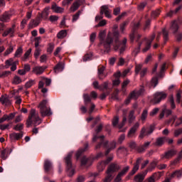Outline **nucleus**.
<instances>
[{"instance_id": "1", "label": "nucleus", "mask_w": 182, "mask_h": 182, "mask_svg": "<svg viewBox=\"0 0 182 182\" xmlns=\"http://www.w3.org/2000/svg\"><path fill=\"white\" fill-rule=\"evenodd\" d=\"M112 36L114 39H115L116 43H117V42H119V38H120V33L119 31H115L113 33L109 32L106 40H105V38H106V30L100 31L98 36L100 39V48L103 46V48L105 49V51L109 52V50H110V45L113 42V38H112Z\"/></svg>"}, {"instance_id": "2", "label": "nucleus", "mask_w": 182, "mask_h": 182, "mask_svg": "<svg viewBox=\"0 0 182 182\" xmlns=\"http://www.w3.org/2000/svg\"><path fill=\"white\" fill-rule=\"evenodd\" d=\"M33 123L34 126H39V124L42 123V119H41V117H39V114H38L36 109H31L30 112V115L28 116V119L26 122L27 127H31Z\"/></svg>"}, {"instance_id": "3", "label": "nucleus", "mask_w": 182, "mask_h": 182, "mask_svg": "<svg viewBox=\"0 0 182 182\" xmlns=\"http://www.w3.org/2000/svg\"><path fill=\"white\" fill-rule=\"evenodd\" d=\"M38 108L40 110V113L42 117H46V116L52 115V111L50 110V107L48 105V100H43L38 105Z\"/></svg>"}, {"instance_id": "4", "label": "nucleus", "mask_w": 182, "mask_h": 182, "mask_svg": "<svg viewBox=\"0 0 182 182\" xmlns=\"http://www.w3.org/2000/svg\"><path fill=\"white\" fill-rule=\"evenodd\" d=\"M155 38H156V34L154 33L151 36L150 39H149V40L145 39V40L142 41L141 43H139V50H140L141 48H143L142 52L144 53H146V52H147V50H149V49H150V47L151 46V43L153 42V41H154Z\"/></svg>"}, {"instance_id": "5", "label": "nucleus", "mask_w": 182, "mask_h": 182, "mask_svg": "<svg viewBox=\"0 0 182 182\" xmlns=\"http://www.w3.org/2000/svg\"><path fill=\"white\" fill-rule=\"evenodd\" d=\"M73 152L69 153L65 157V164H67V171L70 177H72L75 174V169L72 168V156Z\"/></svg>"}, {"instance_id": "6", "label": "nucleus", "mask_w": 182, "mask_h": 182, "mask_svg": "<svg viewBox=\"0 0 182 182\" xmlns=\"http://www.w3.org/2000/svg\"><path fill=\"white\" fill-rule=\"evenodd\" d=\"M153 127H142L141 132L139 134V139H144L146 136H150L154 132Z\"/></svg>"}, {"instance_id": "7", "label": "nucleus", "mask_w": 182, "mask_h": 182, "mask_svg": "<svg viewBox=\"0 0 182 182\" xmlns=\"http://www.w3.org/2000/svg\"><path fill=\"white\" fill-rule=\"evenodd\" d=\"M167 97V94L165 92H156L154 95V98L152 100L153 103L155 105L157 103H160L161 100H164Z\"/></svg>"}, {"instance_id": "8", "label": "nucleus", "mask_w": 182, "mask_h": 182, "mask_svg": "<svg viewBox=\"0 0 182 182\" xmlns=\"http://www.w3.org/2000/svg\"><path fill=\"white\" fill-rule=\"evenodd\" d=\"M126 122H127V118H126V116H124L122 122L121 124H119V116H115L112 119V126L114 127H117L118 129H122L124 124H126Z\"/></svg>"}, {"instance_id": "9", "label": "nucleus", "mask_w": 182, "mask_h": 182, "mask_svg": "<svg viewBox=\"0 0 182 182\" xmlns=\"http://www.w3.org/2000/svg\"><path fill=\"white\" fill-rule=\"evenodd\" d=\"M112 160H113V156H109L107 159V161H102V162L99 163L97 164V170H98V171H103L105 170V168H106V165L109 164V163H110V161H112Z\"/></svg>"}, {"instance_id": "10", "label": "nucleus", "mask_w": 182, "mask_h": 182, "mask_svg": "<svg viewBox=\"0 0 182 182\" xmlns=\"http://www.w3.org/2000/svg\"><path fill=\"white\" fill-rule=\"evenodd\" d=\"M105 15L106 18L110 19L112 18V11L109 9V6H102L100 9V15Z\"/></svg>"}, {"instance_id": "11", "label": "nucleus", "mask_w": 182, "mask_h": 182, "mask_svg": "<svg viewBox=\"0 0 182 182\" xmlns=\"http://www.w3.org/2000/svg\"><path fill=\"white\" fill-rule=\"evenodd\" d=\"M15 28L16 26L14 24L11 28H7L2 34V36H11V38H14L15 33Z\"/></svg>"}, {"instance_id": "12", "label": "nucleus", "mask_w": 182, "mask_h": 182, "mask_svg": "<svg viewBox=\"0 0 182 182\" xmlns=\"http://www.w3.org/2000/svg\"><path fill=\"white\" fill-rule=\"evenodd\" d=\"M142 160H143V159H141V158H139L136 160V163L134 165L132 170L129 173L130 176H134V174H136V172L139 170V168L140 167V164L141 163Z\"/></svg>"}, {"instance_id": "13", "label": "nucleus", "mask_w": 182, "mask_h": 182, "mask_svg": "<svg viewBox=\"0 0 182 182\" xmlns=\"http://www.w3.org/2000/svg\"><path fill=\"white\" fill-rule=\"evenodd\" d=\"M140 127V123L136 122L134 124V125L129 129L127 137H133L134 136V134L136 132H137V129Z\"/></svg>"}, {"instance_id": "14", "label": "nucleus", "mask_w": 182, "mask_h": 182, "mask_svg": "<svg viewBox=\"0 0 182 182\" xmlns=\"http://www.w3.org/2000/svg\"><path fill=\"white\" fill-rule=\"evenodd\" d=\"M120 168V166L117 164H111L109 166L107 173H109V174H113V173H116Z\"/></svg>"}, {"instance_id": "15", "label": "nucleus", "mask_w": 182, "mask_h": 182, "mask_svg": "<svg viewBox=\"0 0 182 182\" xmlns=\"http://www.w3.org/2000/svg\"><path fill=\"white\" fill-rule=\"evenodd\" d=\"M176 151H168L166 153H164V154L161 155V160H168V159H171V157H173V156H174L176 154Z\"/></svg>"}, {"instance_id": "16", "label": "nucleus", "mask_w": 182, "mask_h": 182, "mask_svg": "<svg viewBox=\"0 0 182 182\" xmlns=\"http://www.w3.org/2000/svg\"><path fill=\"white\" fill-rule=\"evenodd\" d=\"M45 69H46V68L43 66H36L33 68L32 73L37 75H42V73L45 72Z\"/></svg>"}, {"instance_id": "17", "label": "nucleus", "mask_w": 182, "mask_h": 182, "mask_svg": "<svg viewBox=\"0 0 182 182\" xmlns=\"http://www.w3.org/2000/svg\"><path fill=\"white\" fill-rule=\"evenodd\" d=\"M170 122H175V127H178V126H181L182 124V117H177V116L173 115L170 119Z\"/></svg>"}, {"instance_id": "18", "label": "nucleus", "mask_w": 182, "mask_h": 182, "mask_svg": "<svg viewBox=\"0 0 182 182\" xmlns=\"http://www.w3.org/2000/svg\"><path fill=\"white\" fill-rule=\"evenodd\" d=\"M63 69H65V64L63 63H58L56 66L54 67V71L55 73H60V72H63Z\"/></svg>"}, {"instance_id": "19", "label": "nucleus", "mask_w": 182, "mask_h": 182, "mask_svg": "<svg viewBox=\"0 0 182 182\" xmlns=\"http://www.w3.org/2000/svg\"><path fill=\"white\" fill-rule=\"evenodd\" d=\"M53 166L52 162L49 160H46L44 162V170L46 173H48V171H52Z\"/></svg>"}, {"instance_id": "20", "label": "nucleus", "mask_w": 182, "mask_h": 182, "mask_svg": "<svg viewBox=\"0 0 182 182\" xmlns=\"http://www.w3.org/2000/svg\"><path fill=\"white\" fill-rule=\"evenodd\" d=\"M146 174H147V171L144 173H139L134 176V180L135 182H143L144 178L146 177Z\"/></svg>"}, {"instance_id": "21", "label": "nucleus", "mask_w": 182, "mask_h": 182, "mask_svg": "<svg viewBox=\"0 0 182 182\" xmlns=\"http://www.w3.org/2000/svg\"><path fill=\"white\" fill-rule=\"evenodd\" d=\"M182 176V169L178 171H175L172 173L168 175L169 178H175L176 177L177 178H180Z\"/></svg>"}, {"instance_id": "22", "label": "nucleus", "mask_w": 182, "mask_h": 182, "mask_svg": "<svg viewBox=\"0 0 182 182\" xmlns=\"http://www.w3.org/2000/svg\"><path fill=\"white\" fill-rule=\"evenodd\" d=\"M51 9H53V12H55V14H63V12H65V9L58 5H53Z\"/></svg>"}, {"instance_id": "23", "label": "nucleus", "mask_w": 182, "mask_h": 182, "mask_svg": "<svg viewBox=\"0 0 182 182\" xmlns=\"http://www.w3.org/2000/svg\"><path fill=\"white\" fill-rule=\"evenodd\" d=\"M79 6H80V1H76L70 6V11L71 12H75V11H77V9H79Z\"/></svg>"}, {"instance_id": "24", "label": "nucleus", "mask_w": 182, "mask_h": 182, "mask_svg": "<svg viewBox=\"0 0 182 182\" xmlns=\"http://www.w3.org/2000/svg\"><path fill=\"white\" fill-rule=\"evenodd\" d=\"M143 93V90H141L139 91H133L131 94H130V99H137V97H139L140 96V95H141Z\"/></svg>"}, {"instance_id": "25", "label": "nucleus", "mask_w": 182, "mask_h": 182, "mask_svg": "<svg viewBox=\"0 0 182 182\" xmlns=\"http://www.w3.org/2000/svg\"><path fill=\"white\" fill-rule=\"evenodd\" d=\"M68 36V31L66 30H61L57 33L58 39H64Z\"/></svg>"}, {"instance_id": "26", "label": "nucleus", "mask_w": 182, "mask_h": 182, "mask_svg": "<svg viewBox=\"0 0 182 182\" xmlns=\"http://www.w3.org/2000/svg\"><path fill=\"white\" fill-rule=\"evenodd\" d=\"M11 140H19V139H22L21 133H12L10 134Z\"/></svg>"}, {"instance_id": "27", "label": "nucleus", "mask_w": 182, "mask_h": 182, "mask_svg": "<svg viewBox=\"0 0 182 182\" xmlns=\"http://www.w3.org/2000/svg\"><path fill=\"white\" fill-rule=\"evenodd\" d=\"M9 19H11V15L8 13H4L0 16V21H1V22H9Z\"/></svg>"}, {"instance_id": "28", "label": "nucleus", "mask_w": 182, "mask_h": 182, "mask_svg": "<svg viewBox=\"0 0 182 182\" xmlns=\"http://www.w3.org/2000/svg\"><path fill=\"white\" fill-rule=\"evenodd\" d=\"M165 141H166V138L164 137L157 138L155 142V146H158V147H161V146H163L164 144Z\"/></svg>"}, {"instance_id": "29", "label": "nucleus", "mask_w": 182, "mask_h": 182, "mask_svg": "<svg viewBox=\"0 0 182 182\" xmlns=\"http://www.w3.org/2000/svg\"><path fill=\"white\" fill-rule=\"evenodd\" d=\"M151 142L150 141H146L144 144V145H142L141 146H140L138 149V151L139 153H143V151H144V150H146V149H149V146H150V144Z\"/></svg>"}, {"instance_id": "30", "label": "nucleus", "mask_w": 182, "mask_h": 182, "mask_svg": "<svg viewBox=\"0 0 182 182\" xmlns=\"http://www.w3.org/2000/svg\"><path fill=\"white\" fill-rule=\"evenodd\" d=\"M136 119V116H134V110H132L129 112V117H128V122L130 124L134 122Z\"/></svg>"}, {"instance_id": "31", "label": "nucleus", "mask_w": 182, "mask_h": 182, "mask_svg": "<svg viewBox=\"0 0 182 182\" xmlns=\"http://www.w3.org/2000/svg\"><path fill=\"white\" fill-rule=\"evenodd\" d=\"M171 32H173V33H176L177 31H178V25L177 24V21H173L171 26L170 28Z\"/></svg>"}, {"instance_id": "32", "label": "nucleus", "mask_w": 182, "mask_h": 182, "mask_svg": "<svg viewBox=\"0 0 182 182\" xmlns=\"http://www.w3.org/2000/svg\"><path fill=\"white\" fill-rule=\"evenodd\" d=\"M23 53V48H22V47H18L16 50V53L14 54V58H21Z\"/></svg>"}, {"instance_id": "33", "label": "nucleus", "mask_w": 182, "mask_h": 182, "mask_svg": "<svg viewBox=\"0 0 182 182\" xmlns=\"http://www.w3.org/2000/svg\"><path fill=\"white\" fill-rule=\"evenodd\" d=\"M0 102H1L3 105H6V106L11 105V101H9V99L5 96H2L0 98Z\"/></svg>"}, {"instance_id": "34", "label": "nucleus", "mask_w": 182, "mask_h": 182, "mask_svg": "<svg viewBox=\"0 0 182 182\" xmlns=\"http://www.w3.org/2000/svg\"><path fill=\"white\" fill-rule=\"evenodd\" d=\"M129 170H130V166H124L121 171L119 172V174H121L123 176H126V174H127V173L129 172Z\"/></svg>"}, {"instance_id": "35", "label": "nucleus", "mask_w": 182, "mask_h": 182, "mask_svg": "<svg viewBox=\"0 0 182 182\" xmlns=\"http://www.w3.org/2000/svg\"><path fill=\"white\" fill-rule=\"evenodd\" d=\"M35 83H36L35 80H30L27 82H26L25 87L26 89H29L30 87H32V86H33V85H35Z\"/></svg>"}, {"instance_id": "36", "label": "nucleus", "mask_w": 182, "mask_h": 182, "mask_svg": "<svg viewBox=\"0 0 182 182\" xmlns=\"http://www.w3.org/2000/svg\"><path fill=\"white\" fill-rule=\"evenodd\" d=\"M5 63L6 69H9V66H12L13 64L15 63V61H14V58H9V60H6Z\"/></svg>"}, {"instance_id": "37", "label": "nucleus", "mask_w": 182, "mask_h": 182, "mask_svg": "<svg viewBox=\"0 0 182 182\" xmlns=\"http://www.w3.org/2000/svg\"><path fill=\"white\" fill-rule=\"evenodd\" d=\"M12 83L13 85H19L20 83H22V79H21V77H19L18 76H15L14 77Z\"/></svg>"}, {"instance_id": "38", "label": "nucleus", "mask_w": 182, "mask_h": 182, "mask_svg": "<svg viewBox=\"0 0 182 182\" xmlns=\"http://www.w3.org/2000/svg\"><path fill=\"white\" fill-rule=\"evenodd\" d=\"M113 180V174L107 172V176L104 179V182H110Z\"/></svg>"}, {"instance_id": "39", "label": "nucleus", "mask_w": 182, "mask_h": 182, "mask_svg": "<svg viewBox=\"0 0 182 182\" xmlns=\"http://www.w3.org/2000/svg\"><path fill=\"white\" fill-rule=\"evenodd\" d=\"M32 53V48H29L23 55V57L22 58L23 60H26L28 58H29V55Z\"/></svg>"}, {"instance_id": "40", "label": "nucleus", "mask_w": 182, "mask_h": 182, "mask_svg": "<svg viewBox=\"0 0 182 182\" xmlns=\"http://www.w3.org/2000/svg\"><path fill=\"white\" fill-rule=\"evenodd\" d=\"M109 148L106 151V154H109V153H110V150H113V149H116V142L112 141L109 144Z\"/></svg>"}, {"instance_id": "41", "label": "nucleus", "mask_w": 182, "mask_h": 182, "mask_svg": "<svg viewBox=\"0 0 182 182\" xmlns=\"http://www.w3.org/2000/svg\"><path fill=\"white\" fill-rule=\"evenodd\" d=\"M157 85H159V79H157V77L152 78L151 80V86L152 87H156Z\"/></svg>"}, {"instance_id": "42", "label": "nucleus", "mask_w": 182, "mask_h": 182, "mask_svg": "<svg viewBox=\"0 0 182 182\" xmlns=\"http://www.w3.org/2000/svg\"><path fill=\"white\" fill-rule=\"evenodd\" d=\"M126 43H127V38H124L122 43L120 44V46H122V48H120V53H122V52L126 48Z\"/></svg>"}, {"instance_id": "43", "label": "nucleus", "mask_w": 182, "mask_h": 182, "mask_svg": "<svg viewBox=\"0 0 182 182\" xmlns=\"http://www.w3.org/2000/svg\"><path fill=\"white\" fill-rule=\"evenodd\" d=\"M92 56H93L92 53L85 54L82 58L83 62H87V60H90V59H92Z\"/></svg>"}, {"instance_id": "44", "label": "nucleus", "mask_w": 182, "mask_h": 182, "mask_svg": "<svg viewBox=\"0 0 182 182\" xmlns=\"http://www.w3.org/2000/svg\"><path fill=\"white\" fill-rule=\"evenodd\" d=\"M41 23V21L39 20H31L30 22V25L32 26V28H36L39 24Z\"/></svg>"}, {"instance_id": "45", "label": "nucleus", "mask_w": 182, "mask_h": 182, "mask_svg": "<svg viewBox=\"0 0 182 182\" xmlns=\"http://www.w3.org/2000/svg\"><path fill=\"white\" fill-rule=\"evenodd\" d=\"M182 134V128H178L174 130L173 135L175 137H178V136H181Z\"/></svg>"}, {"instance_id": "46", "label": "nucleus", "mask_w": 182, "mask_h": 182, "mask_svg": "<svg viewBox=\"0 0 182 182\" xmlns=\"http://www.w3.org/2000/svg\"><path fill=\"white\" fill-rule=\"evenodd\" d=\"M84 103L85 105H87L88 102H91L90 96L87 94L83 95Z\"/></svg>"}, {"instance_id": "47", "label": "nucleus", "mask_w": 182, "mask_h": 182, "mask_svg": "<svg viewBox=\"0 0 182 182\" xmlns=\"http://www.w3.org/2000/svg\"><path fill=\"white\" fill-rule=\"evenodd\" d=\"M49 16V8H46L42 12V18H48Z\"/></svg>"}, {"instance_id": "48", "label": "nucleus", "mask_w": 182, "mask_h": 182, "mask_svg": "<svg viewBox=\"0 0 182 182\" xmlns=\"http://www.w3.org/2000/svg\"><path fill=\"white\" fill-rule=\"evenodd\" d=\"M41 41H42V38H41V36L35 38L34 39L35 47L38 48V46H39V44L41 43Z\"/></svg>"}, {"instance_id": "49", "label": "nucleus", "mask_w": 182, "mask_h": 182, "mask_svg": "<svg viewBox=\"0 0 182 182\" xmlns=\"http://www.w3.org/2000/svg\"><path fill=\"white\" fill-rule=\"evenodd\" d=\"M13 52H14V47L10 46L4 52V56H8V55H9L10 53H12Z\"/></svg>"}, {"instance_id": "50", "label": "nucleus", "mask_w": 182, "mask_h": 182, "mask_svg": "<svg viewBox=\"0 0 182 182\" xmlns=\"http://www.w3.org/2000/svg\"><path fill=\"white\" fill-rule=\"evenodd\" d=\"M80 14H82V12L77 11L75 15L73 16V22H76V21L79 19Z\"/></svg>"}, {"instance_id": "51", "label": "nucleus", "mask_w": 182, "mask_h": 182, "mask_svg": "<svg viewBox=\"0 0 182 182\" xmlns=\"http://www.w3.org/2000/svg\"><path fill=\"white\" fill-rule=\"evenodd\" d=\"M103 72H105V67L102 66L98 68V75L100 79H103V77H102V75H103Z\"/></svg>"}, {"instance_id": "52", "label": "nucleus", "mask_w": 182, "mask_h": 182, "mask_svg": "<svg viewBox=\"0 0 182 182\" xmlns=\"http://www.w3.org/2000/svg\"><path fill=\"white\" fill-rule=\"evenodd\" d=\"M164 41H168V32L166 31V28L162 30Z\"/></svg>"}, {"instance_id": "53", "label": "nucleus", "mask_w": 182, "mask_h": 182, "mask_svg": "<svg viewBox=\"0 0 182 182\" xmlns=\"http://www.w3.org/2000/svg\"><path fill=\"white\" fill-rule=\"evenodd\" d=\"M149 112L147 111V109H144L141 114V119L142 121L146 120V119L147 118V114H148Z\"/></svg>"}, {"instance_id": "54", "label": "nucleus", "mask_w": 182, "mask_h": 182, "mask_svg": "<svg viewBox=\"0 0 182 182\" xmlns=\"http://www.w3.org/2000/svg\"><path fill=\"white\" fill-rule=\"evenodd\" d=\"M83 151H86V148L79 149V150L77 151L76 154H75L76 158H77V159H79V157H80V156H81V154L83 153Z\"/></svg>"}, {"instance_id": "55", "label": "nucleus", "mask_w": 182, "mask_h": 182, "mask_svg": "<svg viewBox=\"0 0 182 182\" xmlns=\"http://www.w3.org/2000/svg\"><path fill=\"white\" fill-rule=\"evenodd\" d=\"M161 12V11H160V9H157V10L153 11L151 14L152 18H156V16H159V15H160Z\"/></svg>"}, {"instance_id": "56", "label": "nucleus", "mask_w": 182, "mask_h": 182, "mask_svg": "<svg viewBox=\"0 0 182 182\" xmlns=\"http://www.w3.org/2000/svg\"><path fill=\"white\" fill-rule=\"evenodd\" d=\"M6 117L7 118V122L13 120L15 117V113H11L9 115L6 114Z\"/></svg>"}, {"instance_id": "57", "label": "nucleus", "mask_w": 182, "mask_h": 182, "mask_svg": "<svg viewBox=\"0 0 182 182\" xmlns=\"http://www.w3.org/2000/svg\"><path fill=\"white\" fill-rule=\"evenodd\" d=\"M14 130H16L17 132H19L23 129V124H18L14 127Z\"/></svg>"}, {"instance_id": "58", "label": "nucleus", "mask_w": 182, "mask_h": 182, "mask_svg": "<svg viewBox=\"0 0 182 182\" xmlns=\"http://www.w3.org/2000/svg\"><path fill=\"white\" fill-rule=\"evenodd\" d=\"M157 164H159V161L155 159L150 164V167H151V168H156Z\"/></svg>"}, {"instance_id": "59", "label": "nucleus", "mask_w": 182, "mask_h": 182, "mask_svg": "<svg viewBox=\"0 0 182 182\" xmlns=\"http://www.w3.org/2000/svg\"><path fill=\"white\" fill-rule=\"evenodd\" d=\"M41 79L46 82V86H50L52 81L50 79L46 78L45 77H41Z\"/></svg>"}, {"instance_id": "60", "label": "nucleus", "mask_w": 182, "mask_h": 182, "mask_svg": "<svg viewBox=\"0 0 182 182\" xmlns=\"http://www.w3.org/2000/svg\"><path fill=\"white\" fill-rule=\"evenodd\" d=\"M53 49H55V46H53V44H49L48 48H47V52L48 53H52V52H53Z\"/></svg>"}, {"instance_id": "61", "label": "nucleus", "mask_w": 182, "mask_h": 182, "mask_svg": "<svg viewBox=\"0 0 182 182\" xmlns=\"http://www.w3.org/2000/svg\"><path fill=\"white\" fill-rule=\"evenodd\" d=\"M39 55H41V50L38 48H36L34 52V57L36 58V59H38V58H39Z\"/></svg>"}, {"instance_id": "62", "label": "nucleus", "mask_w": 182, "mask_h": 182, "mask_svg": "<svg viewBox=\"0 0 182 182\" xmlns=\"http://www.w3.org/2000/svg\"><path fill=\"white\" fill-rule=\"evenodd\" d=\"M1 158L3 160H6V150H3L1 152Z\"/></svg>"}, {"instance_id": "63", "label": "nucleus", "mask_w": 182, "mask_h": 182, "mask_svg": "<svg viewBox=\"0 0 182 182\" xmlns=\"http://www.w3.org/2000/svg\"><path fill=\"white\" fill-rule=\"evenodd\" d=\"M122 177H123V176H122L121 174L118 173L117 176H116V178H114V182H120V181H122Z\"/></svg>"}, {"instance_id": "64", "label": "nucleus", "mask_w": 182, "mask_h": 182, "mask_svg": "<svg viewBox=\"0 0 182 182\" xmlns=\"http://www.w3.org/2000/svg\"><path fill=\"white\" fill-rule=\"evenodd\" d=\"M95 39H96V33H92L90 36V42H95Z\"/></svg>"}]
</instances>
